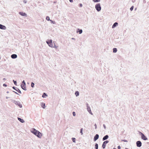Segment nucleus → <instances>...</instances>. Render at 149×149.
I'll list each match as a JSON object with an SVG mask.
<instances>
[{"label": "nucleus", "mask_w": 149, "mask_h": 149, "mask_svg": "<svg viewBox=\"0 0 149 149\" xmlns=\"http://www.w3.org/2000/svg\"><path fill=\"white\" fill-rule=\"evenodd\" d=\"M122 141L125 142H127V141L125 139H123L122 140Z\"/></svg>", "instance_id": "obj_36"}, {"label": "nucleus", "mask_w": 149, "mask_h": 149, "mask_svg": "<svg viewBox=\"0 0 149 149\" xmlns=\"http://www.w3.org/2000/svg\"><path fill=\"white\" fill-rule=\"evenodd\" d=\"M23 2L25 3H27V1L26 0H24L23 1Z\"/></svg>", "instance_id": "obj_39"}, {"label": "nucleus", "mask_w": 149, "mask_h": 149, "mask_svg": "<svg viewBox=\"0 0 149 149\" xmlns=\"http://www.w3.org/2000/svg\"><path fill=\"white\" fill-rule=\"evenodd\" d=\"M107 144L105 143L104 142H103L102 146V148L103 149H104L105 148Z\"/></svg>", "instance_id": "obj_19"}, {"label": "nucleus", "mask_w": 149, "mask_h": 149, "mask_svg": "<svg viewBox=\"0 0 149 149\" xmlns=\"http://www.w3.org/2000/svg\"><path fill=\"white\" fill-rule=\"evenodd\" d=\"M83 6V5L81 3H80L79 4V6L80 7H82Z\"/></svg>", "instance_id": "obj_37"}, {"label": "nucleus", "mask_w": 149, "mask_h": 149, "mask_svg": "<svg viewBox=\"0 0 149 149\" xmlns=\"http://www.w3.org/2000/svg\"><path fill=\"white\" fill-rule=\"evenodd\" d=\"M95 8L98 12L100 11L101 9V7L100 3H97L95 6Z\"/></svg>", "instance_id": "obj_2"}, {"label": "nucleus", "mask_w": 149, "mask_h": 149, "mask_svg": "<svg viewBox=\"0 0 149 149\" xmlns=\"http://www.w3.org/2000/svg\"><path fill=\"white\" fill-rule=\"evenodd\" d=\"M69 1L70 2H72L73 1V0H69Z\"/></svg>", "instance_id": "obj_45"}, {"label": "nucleus", "mask_w": 149, "mask_h": 149, "mask_svg": "<svg viewBox=\"0 0 149 149\" xmlns=\"http://www.w3.org/2000/svg\"><path fill=\"white\" fill-rule=\"evenodd\" d=\"M113 149H117L116 148H113Z\"/></svg>", "instance_id": "obj_52"}, {"label": "nucleus", "mask_w": 149, "mask_h": 149, "mask_svg": "<svg viewBox=\"0 0 149 149\" xmlns=\"http://www.w3.org/2000/svg\"><path fill=\"white\" fill-rule=\"evenodd\" d=\"M0 29L3 30H5L6 29V27L4 25L0 24Z\"/></svg>", "instance_id": "obj_11"}, {"label": "nucleus", "mask_w": 149, "mask_h": 149, "mask_svg": "<svg viewBox=\"0 0 149 149\" xmlns=\"http://www.w3.org/2000/svg\"><path fill=\"white\" fill-rule=\"evenodd\" d=\"M11 57L12 58L15 59L17 57V55L16 54H13L11 55Z\"/></svg>", "instance_id": "obj_15"}, {"label": "nucleus", "mask_w": 149, "mask_h": 149, "mask_svg": "<svg viewBox=\"0 0 149 149\" xmlns=\"http://www.w3.org/2000/svg\"><path fill=\"white\" fill-rule=\"evenodd\" d=\"M17 119L18 120L22 123H24V120L18 117Z\"/></svg>", "instance_id": "obj_17"}, {"label": "nucleus", "mask_w": 149, "mask_h": 149, "mask_svg": "<svg viewBox=\"0 0 149 149\" xmlns=\"http://www.w3.org/2000/svg\"><path fill=\"white\" fill-rule=\"evenodd\" d=\"M6 99H8V98H9V97H6Z\"/></svg>", "instance_id": "obj_49"}, {"label": "nucleus", "mask_w": 149, "mask_h": 149, "mask_svg": "<svg viewBox=\"0 0 149 149\" xmlns=\"http://www.w3.org/2000/svg\"><path fill=\"white\" fill-rule=\"evenodd\" d=\"M94 126L95 127V129H97V125L96 124H95L94 125Z\"/></svg>", "instance_id": "obj_41"}, {"label": "nucleus", "mask_w": 149, "mask_h": 149, "mask_svg": "<svg viewBox=\"0 0 149 149\" xmlns=\"http://www.w3.org/2000/svg\"><path fill=\"white\" fill-rule=\"evenodd\" d=\"M19 15H21L22 16H25V17L27 16V14L25 13H24L22 12H19Z\"/></svg>", "instance_id": "obj_8"}, {"label": "nucleus", "mask_w": 149, "mask_h": 149, "mask_svg": "<svg viewBox=\"0 0 149 149\" xmlns=\"http://www.w3.org/2000/svg\"><path fill=\"white\" fill-rule=\"evenodd\" d=\"M34 85H35V84H34V83H33V82H32L31 83V86L32 88H33L34 87Z\"/></svg>", "instance_id": "obj_26"}, {"label": "nucleus", "mask_w": 149, "mask_h": 149, "mask_svg": "<svg viewBox=\"0 0 149 149\" xmlns=\"http://www.w3.org/2000/svg\"><path fill=\"white\" fill-rule=\"evenodd\" d=\"M13 102L16 105L18 106L20 108H22V105L19 102L17 101L14 100L13 101Z\"/></svg>", "instance_id": "obj_5"}, {"label": "nucleus", "mask_w": 149, "mask_h": 149, "mask_svg": "<svg viewBox=\"0 0 149 149\" xmlns=\"http://www.w3.org/2000/svg\"><path fill=\"white\" fill-rule=\"evenodd\" d=\"M13 81L14 82V84L15 86H17V81H15L14 80H13Z\"/></svg>", "instance_id": "obj_30"}, {"label": "nucleus", "mask_w": 149, "mask_h": 149, "mask_svg": "<svg viewBox=\"0 0 149 149\" xmlns=\"http://www.w3.org/2000/svg\"><path fill=\"white\" fill-rule=\"evenodd\" d=\"M136 144L137 146L139 147H141L142 146V143L140 141H137L136 143Z\"/></svg>", "instance_id": "obj_6"}, {"label": "nucleus", "mask_w": 149, "mask_h": 149, "mask_svg": "<svg viewBox=\"0 0 149 149\" xmlns=\"http://www.w3.org/2000/svg\"><path fill=\"white\" fill-rule=\"evenodd\" d=\"M103 127H104V128L105 129H106V126L104 124L103 125Z\"/></svg>", "instance_id": "obj_38"}, {"label": "nucleus", "mask_w": 149, "mask_h": 149, "mask_svg": "<svg viewBox=\"0 0 149 149\" xmlns=\"http://www.w3.org/2000/svg\"><path fill=\"white\" fill-rule=\"evenodd\" d=\"M72 39L73 40H75V39L74 38H72Z\"/></svg>", "instance_id": "obj_46"}, {"label": "nucleus", "mask_w": 149, "mask_h": 149, "mask_svg": "<svg viewBox=\"0 0 149 149\" xmlns=\"http://www.w3.org/2000/svg\"><path fill=\"white\" fill-rule=\"evenodd\" d=\"M46 19L47 21H50V20H51L50 19V18H49V17L48 16H47L46 17Z\"/></svg>", "instance_id": "obj_24"}, {"label": "nucleus", "mask_w": 149, "mask_h": 149, "mask_svg": "<svg viewBox=\"0 0 149 149\" xmlns=\"http://www.w3.org/2000/svg\"><path fill=\"white\" fill-rule=\"evenodd\" d=\"M87 111H88V112L91 114V115H92L93 114V113H92L91 111V108H90V107H87Z\"/></svg>", "instance_id": "obj_14"}, {"label": "nucleus", "mask_w": 149, "mask_h": 149, "mask_svg": "<svg viewBox=\"0 0 149 149\" xmlns=\"http://www.w3.org/2000/svg\"><path fill=\"white\" fill-rule=\"evenodd\" d=\"M139 134L141 135V139L144 140H146L148 139L147 137L145 136L143 133L140 131H139Z\"/></svg>", "instance_id": "obj_3"}, {"label": "nucleus", "mask_w": 149, "mask_h": 149, "mask_svg": "<svg viewBox=\"0 0 149 149\" xmlns=\"http://www.w3.org/2000/svg\"><path fill=\"white\" fill-rule=\"evenodd\" d=\"M72 141L74 143H75L76 139L75 138H72Z\"/></svg>", "instance_id": "obj_29"}, {"label": "nucleus", "mask_w": 149, "mask_h": 149, "mask_svg": "<svg viewBox=\"0 0 149 149\" xmlns=\"http://www.w3.org/2000/svg\"><path fill=\"white\" fill-rule=\"evenodd\" d=\"M56 1H54V3H56Z\"/></svg>", "instance_id": "obj_53"}, {"label": "nucleus", "mask_w": 149, "mask_h": 149, "mask_svg": "<svg viewBox=\"0 0 149 149\" xmlns=\"http://www.w3.org/2000/svg\"><path fill=\"white\" fill-rule=\"evenodd\" d=\"M3 80L5 81V80H6V79L5 78H4L3 79Z\"/></svg>", "instance_id": "obj_47"}, {"label": "nucleus", "mask_w": 149, "mask_h": 149, "mask_svg": "<svg viewBox=\"0 0 149 149\" xmlns=\"http://www.w3.org/2000/svg\"><path fill=\"white\" fill-rule=\"evenodd\" d=\"M125 149H129L128 148H125Z\"/></svg>", "instance_id": "obj_51"}, {"label": "nucleus", "mask_w": 149, "mask_h": 149, "mask_svg": "<svg viewBox=\"0 0 149 149\" xmlns=\"http://www.w3.org/2000/svg\"><path fill=\"white\" fill-rule=\"evenodd\" d=\"M12 88L15 90L17 92H18V93L21 94L22 93L21 91H20V90L18 88H17L16 87H15V86H13L12 87Z\"/></svg>", "instance_id": "obj_7"}, {"label": "nucleus", "mask_w": 149, "mask_h": 149, "mask_svg": "<svg viewBox=\"0 0 149 149\" xmlns=\"http://www.w3.org/2000/svg\"><path fill=\"white\" fill-rule=\"evenodd\" d=\"M117 148H118V149H120L121 147L120 146H118Z\"/></svg>", "instance_id": "obj_40"}, {"label": "nucleus", "mask_w": 149, "mask_h": 149, "mask_svg": "<svg viewBox=\"0 0 149 149\" xmlns=\"http://www.w3.org/2000/svg\"><path fill=\"white\" fill-rule=\"evenodd\" d=\"M31 132L38 138H41L42 136V134L40 132L36 130L35 128H32L31 130Z\"/></svg>", "instance_id": "obj_1"}, {"label": "nucleus", "mask_w": 149, "mask_h": 149, "mask_svg": "<svg viewBox=\"0 0 149 149\" xmlns=\"http://www.w3.org/2000/svg\"><path fill=\"white\" fill-rule=\"evenodd\" d=\"M41 107L43 109H45V104L44 103H41Z\"/></svg>", "instance_id": "obj_18"}, {"label": "nucleus", "mask_w": 149, "mask_h": 149, "mask_svg": "<svg viewBox=\"0 0 149 149\" xmlns=\"http://www.w3.org/2000/svg\"><path fill=\"white\" fill-rule=\"evenodd\" d=\"M22 84H24V85H25V84H26V83L24 81V80L22 82Z\"/></svg>", "instance_id": "obj_33"}, {"label": "nucleus", "mask_w": 149, "mask_h": 149, "mask_svg": "<svg viewBox=\"0 0 149 149\" xmlns=\"http://www.w3.org/2000/svg\"><path fill=\"white\" fill-rule=\"evenodd\" d=\"M104 143L107 144L109 142V141L108 140H106L105 141H104Z\"/></svg>", "instance_id": "obj_35"}, {"label": "nucleus", "mask_w": 149, "mask_h": 149, "mask_svg": "<svg viewBox=\"0 0 149 149\" xmlns=\"http://www.w3.org/2000/svg\"><path fill=\"white\" fill-rule=\"evenodd\" d=\"M135 0H134V1H133V0H132V2H134V1H135Z\"/></svg>", "instance_id": "obj_48"}, {"label": "nucleus", "mask_w": 149, "mask_h": 149, "mask_svg": "<svg viewBox=\"0 0 149 149\" xmlns=\"http://www.w3.org/2000/svg\"><path fill=\"white\" fill-rule=\"evenodd\" d=\"M98 145L97 143H95V149H98Z\"/></svg>", "instance_id": "obj_23"}, {"label": "nucleus", "mask_w": 149, "mask_h": 149, "mask_svg": "<svg viewBox=\"0 0 149 149\" xmlns=\"http://www.w3.org/2000/svg\"><path fill=\"white\" fill-rule=\"evenodd\" d=\"M3 86L5 87H6L7 86V85L5 84H4L3 85Z\"/></svg>", "instance_id": "obj_42"}, {"label": "nucleus", "mask_w": 149, "mask_h": 149, "mask_svg": "<svg viewBox=\"0 0 149 149\" xmlns=\"http://www.w3.org/2000/svg\"><path fill=\"white\" fill-rule=\"evenodd\" d=\"M136 8H135V10H136Z\"/></svg>", "instance_id": "obj_54"}, {"label": "nucleus", "mask_w": 149, "mask_h": 149, "mask_svg": "<svg viewBox=\"0 0 149 149\" xmlns=\"http://www.w3.org/2000/svg\"><path fill=\"white\" fill-rule=\"evenodd\" d=\"M99 138V135L98 134H96L94 136L93 140L94 141H96L97 139H98Z\"/></svg>", "instance_id": "obj_9"}, {"label": "nucleus", "mask_w": 149, "mask_h": 149, "mask_svg": "<svg viewBox=\"0 0 149 149\" xmlns=\"http://www.w3.org/2000/svg\"><path fill=\"white\" fill-rule=\"evenodd\" d=\"M50 21L51 22V23L53 24H55L56 23L55 21L52 20L51 19L50 20Z\"/></svg>", "instance_id": "obj_25"}, {"label": "nucleus", "mask_w": 149, "mask_h": 149, "mask_svg": "<svg viewBox=\"0 0 149 149\" xmlns=\"http://www.w3.org/2000/svg\"><path fill=\"white\" fill-rule=\"evenodd\" d=\"M113 53H116L117 52V49L116 48H114L113 49Z\"/></svg>", "instance_id": "obj_21"}, {"label": "nucleus", "mask_w": 149, "mask_h": 149, "mask_svg": "<svg viewBox=\"0 0 149 149\" xmlns=\"http://www.w3.org/2000/svg\"><path fill=\"white\" fill-rule=\"evenodd\" d=\"M134 8V6H132L130 8V11H132L133 10Z\"/></svg>", "instance_id": "obj_27"}, {"label": "nucleus", "mask_w": 149, "mask_h": 149, "mask_svg": "<svg viewBox=\"0 0 149 149\" xmlns=\"http://www.w3.org/2000/svg\"><path fill=\"white\" fill-rule=\"evenodd\" d=\"M13 92L15 93L16 94L18 95H19V94L18 93L14 91H13Z\"/></svg>", "instance_id": "obj_43"}, {"label": "nucleus", "mask_w": 149, "mask_h": 149, "mask_svg": "<svg viewBox=\"0 0 149 149\" xmlns=\"http://www.w3.org/2000/svg\"><path fill=\"white\" fill-rule=\"evenodd\" d=\"M72 113L73 116H76V113L75 112L73 111Z\"/></svg>", "instance_id": "obj_34"}, {"label": "nucleus", "mask_w": 149, "mask_h": 149, "mask_svg": "<svg viewBox=\"0 0 149 149\" xmlns=\"http://www.w3.org/2000/svg\"><path fill=\"white\" fill-rule=\"evenodd\" d=\"M75 94L76 97L78 96L79 95V92L78 91H76L75 93Z\"/></svg>", "instance_id": "obj_22"}, {"label": "nucleus", "mask_w": 149, "mask_h": 149, "mask_svg": "<svg viewBox=\"0 0 149 149\" xmlns=\"http://www.w3.org/2000/svg\"><path fill=\"white\" fill-rule=\"evenodd\" d=\"M54 41L53 42V43H54V46H53V47H54V48H56L57 47L55 45V44L54 43Z\"/></svg>", "instance_id": "obj_32"}, {"label": "nucleus", "mask_w": 149, "mask_h": 149, "mask_svg": "<svg viewBox=\"0 0 149 149\" xmlns=\"http://www.w3.org/2000/svg\"><path fill=\"white\" fill-rule=\"evenodd\" d=\"M93 1L95 2H98L100 1V0H93Z\"/></svg>", "instance_id": "obj_31"}, {"label": "nucleus", "mask_w": 149, "mask_h": 149, "mask_svg": "<svg viewBox=\"0 0 149 149\" xmlns=\"http://www.w3.org/2000/svg\"><path fill=\"white\" fill-rule=\"evenodd\" d=\"M86 106H87V107H89V105H88V103H86Z\"/></svg>", "instance_id": "obj_44"}, {"label": "nucleus", "mask_w": 149, "mask_h": 149, "mask_svg": "<svg viewBox=\"0 0 149 149\" xmlns=\"http://www.w3.org/2000/svg\"><path fill=\"white\" fill-rule=\"evenodd\" d=\"M47 96V95L45 93H44L42 95V97L45 98Z\"/></svg>", "instance_id": "obj_20"}, {"label": "nucleus", "mask_w": 149, "mask_h": 149, "mask_svg": "<svg viewBox=\"0 0 149 149\" xmlns=\"http://www.w3.org/2000/svg\"><path fill=\"white\" fill-rule=\"evenodd\" d=\"M83 129L82 128H81L80 130V133L81 134V135L83 134Z\"/></svg>", "instance_id": "obj_28"}, {"label": "nucleus", "mask_w": 149, "mask_h": 149, "mask_svg": "<svg viewBox=\"0 0 149 149\" xmlns=\"http://www.w3.org/2000/svg\"><path fill=\"white\" fill-rule=\"evenodd\" d=\"M82 32L83 31L81 29L78 28V29L77 30V33H79V34H81L82 33Z\"/></svg>", "instance_id": "obj_13"}, {"label": "nucleus", "mask_w": 149, "mask_h": 149, "mask_svg": "<svg viewBox=\"0 0 149 149\" xmlns=\"http://www.w3.org/2000/svg\"><path fill=\"white\" fill-rule=\"evenodd\" d=\"M109 137V136L108 135H105L103 138L102 140L103 141H105V140L107 139H108Z\"/></svg>", "instance_id": "obj_12"}, {"label": "nucleus", "mask_w": 149, "mask_h": 149, "mask_svg": "<svg viewBox=\"0 0 149 149\" xmlns=\"http://www.w3.org/2000/svg\"><path fill=\"white\" fill-rule=\"evenodd\" d=\"M46 42L50 47H53V45L52 42V40L50 39L46 41Z\"/></svg>", "instance_id": "obj_4"}, {"label": "nucleus", "mask_w": 149, "mask_h": 149, "mask_svg": "<svg viewBox=\"0 0 149 149\" xmlns=\"http://www.w3.org/2000/svg\"><path fill=\"white\" fill-rule=\"evenodd\" d=\"M9 93V92L8 91L6 92V93Z\"/></svg>", "instance_id": "obj_50"}, {"label": "nucleus", "mask_w": 149, "mask_h": 149, "mask_svg": "<svg viewBox=\"0 0 149 149\" xmlns=\"http://www.w3.org/2000/svg\"><path fill=\"white\" fill-rule=\"evenodd\" d=\"M21 88L24 91H26L27 90L26 88V84H25V85H24V84H21Z\"/></svg>", "instance_id": "obj_10"}, {"label": "nucleus", "mask_w": 149, "mask_h": 149, "mask_svg": "<svg viewBox=\"0 0 149 149\" xmlns=\"http://www.w3.org/2000/svg\"><path fill=\"white\" fill-rule=\"evenodd\" d=\"M118 25V23L117 22H115L112 26V28H114Z\"/></svg>", "instance_id": "obj_16"}]
</instances>
